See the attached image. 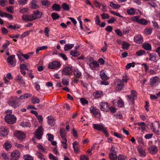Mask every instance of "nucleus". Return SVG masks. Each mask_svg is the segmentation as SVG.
Returning a JSON list of instances; mask_svg holds the SVG:
<instances>
[{
	"instance_id": "b1692460",
	"label": "nucleus",
	"mask_w": 160,
	"mask_h": 160,
	"mask_svg": "<svg viewBox=\"0 0 160 160\" xmlns=\"http://www.w3.org/2000/svg\"><path fill=\"white\" fill-rule=\"evenodd\" d=\"M89 66L92 70H94L96 69V68L99 67V65L97 61H93L89 63Z\"/></svg>"
},
{
	"instance_id": "09e8293b",
	"label": "nucleus",
	"mask_w": 160,
	"mask_h": 160,
	"mask_svg": "<svg viewBox=\"0 0 160 160\" xmlns=\"http://www.w3.org/2000/svg\"><path fill=\"white\" fill-rule=\"evenodd\" d=\"M21 126L23 127H28L30 126L31 124L28 122H23L21 123Z\"/></svg>"
},
{
	"instance_id": "6e6552de",
	"label": "nucleus",
	"mask_w": 160,
	"mask_h": 160,
	"mask_svg": "<svg viewBox=\"0 0 160 160\" xmlns=\"http://www.w3.org/2000/svg\"><path fill=\"white\" fill-rule=\"evenodd\" d=\"M42 14L38 10L33 12V13L31 15V20L32 21L41 18Z\"/></svg>"
},
{
	"instance_id": "bf43d9fd",
	"label": "nucleus",
	"mask_w": 160,
	"mask_h": 160,
	"mask_svg": "<svg viewBox=\"0 0 160 160\" xmlns=\"http://www.w3.org/2000/svg\"><path fill=\"white\" fill-rule=\"evenodd\" d=\"M135 67V62H132L131 63L128 64L126 66V68L127 69H129L131 67Z\"/></svg>"
},
{
	"instance_id": "4be33fe9",
	"label": "nucleus",
	"mask_w": 160,
	"mask_h": 160,
	"mask_svg": "<svg viewBox=\"0 0 160 160\" xmlns=\"http://www.w3.org/2000/svg\"><path fill=\"white\" fill-rule=\"evenodd\" d=\"M93 95L95 99H98L103 96V94L102 91L98 90L93 92Z\"/></svg>"
},
{
	"instance_id": "3c124183",
	"label": "nucleus",
	"mask_w": 160,
	"mask_h": 160,
	"mask_svg": "<svg viewBox=\"0 0 160 160\" xmlns=\"http://www.w3.org/2000/svg\"><path fill=\"white\" fill-rule=\"evenodd\" d=\"M146 53V52L143 50H140L136 52V54L138 56L145 55Z\"/></svg>"
},
{
	"instance_id": "a211bd4d",
	"label": "nucleus",
	"mask_w": 160,
	"mask_h": 160,
	"mask_svg": "<svg viewBox=\"0 0 160 160\" xmlns=\"http://www.w3.org/2000/svg\"><path fill=\"white\" fill-rule=\"evenodd\" d=\"M137 94L135 91L132 90L131 94L130 95H127L126 97L128 98L129 100L134 101V100L137 98Z\"/></svg>"
},
{
	"instance_id": "864d4df0",
	"label": "nucleus",
	"mask_w": 160,
	"mask_h": 160,
	"mask_svg": "<svg viewBox=\"0 0 160 160\" xmlns=\"http://www.w3.org/2000/svg\"><path fill=\"white\" fill-rule=\"evenodd\" d=\"M129 46V44L127 42H122V47L123 49H127Z\"/></svg>"
},
{
	"instance_id": "cd10ccee",
	"label": "nucleus",
	"mask_w": 160,
	"mask_h": 160,
	"mask_svg": "<svg viewBox=\"0 0 160 160\" xmlns=\"http://www.w3.org/2000/svg\"><path fill=\"white\" fill-rule=\"evenodd\" d=\"M143 48L146 50L150 51L152 49L151 45L148 43L145 42L142 45Z\"/></svg>"
},
{
	"instance_id": "ddd939ff",
	"label": "nucleus",
	"mask_w": 160,
	"mask_h": 160,
	"mask_svg": "<svg viewBox=\"0 0 160 160\" xmlns=\"http://www.w3.org/2000/svg\"><path fill=\"white\" fill-rule=\"evenodd\" d=\"M113 103L114 106L120 108L122 107L124 105L122 101L119 98L114 99L113 101Z\"/></svg>"
},
{
	"instance_id": "a19ab883",
	"label": "nucleus",
	"mask_w": 160,
	"mask_h": 160,
	"mask_svg": "<svg viewBox=\"0 0 160 160\" xmlns=\"http://www.w3.org/2000/svg\"><path fill=\"white\" fill-rule=\"evenodd\" d=\"M60 133L62 139L66 138V132L64 129H61Z\"/></svg>"
},
{
	"instance_id": "a18cd8bd",
	"label": "nucleus",
	"mask_w": 160,
	"mask_h": 160,
	"mask_svg": "<svg viewBox=\"0 0 160 160\" xmlns=\"http://www.w3.org/2000/svg\"><path fill=\"white\" fill-rule=\"evenodd\" d=\"M0 156L2 158L4 159L5 160H9V158L6 153H2L0 154Z\"/></svg>"
},
{
	"instance_id": "774afa93",
	"label": "nucleus",
	"mask_w": 160,
	"mask_h": 160,
	"mask_svg": "<svg viewBox=\"0 0 160 160\" xmlns=\"http://www.w3.org/2000/svg\"><path fill=\"white\" fill-rule=\"evenodd\" d=\"M139 16H134L132 18L131 20L133 21L137 22L138 23V21L139 20Z\"/></svg>"
},
{
	"instance_id": "052dcab7",
	"label": "nucleus",
	"mask_w": 160,
	"mask_h": 160,
	"mask_svg": "<svg viewBox=\"0 0 160 160\" xmlns=\"http://www.w3.org/2000/svg\"><path fill=\"white\" fill-rule=\"evenodd\" d=\"M118 160H126L127 159L126 156L123 155H119L118 156Z\"/></svg>"
},
{
	"instance_id": "aec40b11",
	"label": "nucleus",
	"mask_w": 160,
	"mask_h": 160,
	"mask_svg": "<svg viewBox=\"0 0 160 160\" xmlns=\"http://www.w3.org/2000/svg\"><path fill=\"white\" fill-rule=\"evenodd\" d=\"M137 149L140 156L145 157L146 156L145 150L141 146L137 147Z\"/></svg>"
},
{
	"instance_id": "8fccbe9b",
	"label": "nucleus",
	"mask_w": 160,
	"mask_h": 160,
	"mask_svg": "<svg viewBox=\"0 0 160 160\" xmlns=\"http://www.w3.org/2000/svg\"><path fill=\"white\" fill-rule=\"evenodd\" d=\"M152 29L150 28H147L144 30V33L146 35H149L152 32Z\"/></svg>"
},
{
	"instance_id": "e433bc0d",
	"label": "nucleus",
	"mask_w": 160,
	"mask_h": 160,
	"mask_svg": "<svg viewBox=\"0 0 160 160\" xmlns=\"http://www.w3.org/2000/svg\"><path fill=\"white\" fill-rule=\"evenodd\" d=\"M31 100L33 104L38 103L40 102V100L37 97L33 96L31 98Z\"/></svg>"
},
{
	"instance_id": "13d9d810",
	"label": "nucleus",
	"mask_w": 160,
	"mask_h": 160,
	"mask_svg": "<svg viewBox=\"0 0 160 160\" xmlns=\"http://www.w3.org/2000/svg\"><path fill=\"white\" fill-rule=\"evenodd\" d=\"M52 17L53 20H56L58 18L59 16L58 14L56 12H53L52 14Z\"/></svg>"
},
{
	"instance_id": "473e14b6",
	"label": "nucleus",
	"mask_w": 160,
	"mask_h": 160,
	"mask_svg": "<svg viewBox=\"0 0 160 160\" xmlns=\"http://www.w3.org/2000/svg\"><path fill=\"white\" fill-rule=\"evenodd\" d=\"M127 13L130 15H133L135 13V9L134 8H131L127 10Z\"/></svg>"
},
{
	"instance_id": "bb28decb",
	"label": "nucleus",
	"mask_w": 160,
	"mask_h": 160,
	"mask_svg": "<svg viewBox=\"0 0 160 160\" xmlns=\"http://www.w3.org/2000/svg\"><path fill=\"white\" fill-rule=\"evenodd\" d=\"M31 96V94L27 93L22 95L20 96L18 98V99L21 100L26 99L30 97Z\"/></svg>"
},
{
	"instance_id": "f704fd0d",
	"label": "nucleus",
	"mask_w": 160,
	"mask_h": 160,
	"mask_svg": "<svg viewBox=\"0 0 160 160\" xmlns=\"http://www.w3.org/2000/svg\"><path fill=\"white\" fill-rule=\"evenodd\" d=\"M3 147L7 151H8L12 147V145L9 142H6L3 145Z\"/></svg>"
},
{
	"instance_id": "5701e85b",
	"label": "nucleus",
	"mask_w": 160,
	"mask_h": 160,
	"mask_svg": "<svg viewBox=\"0 0 160 160\" xmlns=\"http://www.w3.org/2000/svg\"><path fill=\"white\" fill-rule=\"evenodd\" d=\"M134 41L136 43L140 44L143 42V38L141 35H138L134 36Z\"/></svg>"
},
{
	"instance_id": "412c9836",
	"label": "nucleus",
	"mask_w": 160,
	"mask_h": 160,
	"mask_svg": "<svg viewBox=\"0 0 160 160\" xmlns=\"http://www.w3.org/2000/svg\"><path fill=\"white\" fill-rule=\"evenodd\" d=\"M15 57V55H12L8 57L7 58V62L10 65L11 67H14L15 66V63H14L13 61V59Z\"/></svg>"
},
{
	"instance_id": "e2e57ef3",
	"label": "nucleus",
	"mask_w": 160,
	"mask_h": 160,
	"mask_svg": "<svg viewBox=\"0 0 160 160\" xmlns=\"http://www.w3.org/2000/svg\"><path fill=\"white\" fill-rule=\"evenodd\" d=\"M93 3L96 7L97 8H100L102 4V3H100L99 2L97 1L96 0H94L93 1Z\"/></svg>"
},
{
	"instance_id": "7c9ffc66",
	"label": "nucleus",
	"mask_w": 160,
	"mask_h": 160,
	"mask_svg": "<svg viewBox=\"0 0 160 160\" xmlns=\"http://www.w3.org/2000/svg\"><path fill=\"white\" fill-rule=\"evenodd\" d=\"M74 44H72L68 43L65 44L64 47V50L66 51L71 49L74 47Z\"/></svg>"
},
{
	"instance_id": "423d86ee",
	"label": "nucleus",
	"mask_w": 160,
	"mask_h": 160,
	"mask_svg": "<svg viewBox=\"0 0 160 160\" xmlns=\"http://www.w3.org/2000/svg\"><path fill=\"white\" fill-rule=\"evenodd\" d=\"M124 86V84L121 80L118 79L114 83V87L116 90L119 91L122 90Z\"/></svg>"
},
{
	"instance_id": "393cba45",
	"label": "nucleus",
	"mask_w": 160,
	"mask_h": 160,
	"mask_svg": "<svg viewBox=\"0 0 160 160\" xmlns=\"http://www.w3.org/2000/svg\"><path fill=\"white\" fill-rule=\"evenodd\" d=\"M48 124L51 126H53L55 124L54 118L52 116H49L47 117Z\"/></svg>"
},
{
	"instance_id": "de8ad7c7",
	"label": "nucleus",
	"mask_w": 160,
	"mask_h": 160,
	"mask_svg": "<svg viewBox=\"0 0 160 160\" xmlns=\"http://www.w3.org/2000/svg\"><path fill=\"white\" fill-rule=\"evenodd\" d=\"M62 7L63 10L65 11H68L70 10V7L66 3H64L62 4Z\"/></svg>"
},
{
	"instance_id": "4c0bfd02",
	"label": "nucleus",
	"mask_w": 160,
	"mask_h": 160,
	"mask_svg": "<svg viewBox=\"0 0 160 160\" xmlns=\"http://www.w3.org/2000/svg\"><path fill=\"white\" fill-rule=\"evenodd\" d=\"M67 140L66 138H64V139H62V140H61V142L62 143V146L64 149H67Z\"/></svg>"
},
{
	"instance_id": "69168bd1",
	"label": "nucleus",
	"mask_w": 160,
	"mask_h": 160,
	"mask_svg": "<svg viewBox=\"0 0 160 160\" xmlns=\"http://www.w3.org/2000/svg\"><path fill=\"white\" fill-rule=\"evenodd\" d=\"M102 19H109V16L107 13H103L101 15Z\"/></svg>"
},
{
	"instance_id": "f3484780",
	"label": "nucleus",
	"mask_w": 160,
	"mask_h": 160,
	"mask_svg": "<svg viewBox=\"0 0 160 160\" xmlns=\"http://www.w3.org/2000/svg\"><path fill=\"white\" fill-rule=\"evenodd\" d=\"M148 152L151 154H156L158 151L157 147L154 145L150 146L148 149Z\"/></svg>"
},
{
	"instance_id": "ea45409f",
	"label": "nucleus",
	"mask_w": 160,
	"mask_h": 160,
	"mask_svg": "<svg viewBox=\"0 0 160 160\" xmlns=\"http://www.w3.org/2000/svg\"><path fill=\"white\" fill-rule=\"evenodd\" d=\"M110 6L113 9H119L120 7V5L118 4H116L112 2L110 3Z\"/></svg>"
},
{
	"instance_id": "f03ea898",
	"label": "nucleus",
	"mask_w": 160,
	"mask_h": 160,
	"mask_svg": "<svg viewBox=\"0 0 160 160\" xmlns=\"http://www.w3.org/2000/svg\"><path fill=\"white\" fill-rule=\"evenodd\" d=\"M151 129L156 134L160 135V125L157 122L152 123Z\"/></svg>"
},
{
	"instance_id": "2f4dec72",
	"label": "nucleus",
	"mask_w": 160,
	"mask_h": 160,
	"mask_svg": "<svg viewBox=\"0 0 160 160\" xmlns=\"http://www.w3.org/2000/svg\"><path fill=\"white\" fill-rule=\"evenodd\" d=\"M135 125H137L139 126L140 128H141L142 131H144L145 129V123L143 122H139L134 124Z\"/></svg>"
},
{
	"instance_id": "c03bdc74",
	"label": "nucleus",
	"mask_w": 160,
	"mask_h": 160,
	"mask_svg": "<svg viewBox=\"0 0 160 160\" xmlns=\"http://www.w3.org/2000/svg\"><path fill=\"white\" fill-rule=\"evenodd\" d=\"M16 81L18 82L21 85L24 84V82L21 76H18L16 79Z\"/></svg>"
},
{
	"instance_id": "0e129e2a",
	"label": "nucleus",
	"mask_w": 160,
	"mask_h": 160,
	"mask_svg": "<svg viewBox=\"0 0 160 160\" xmlns=\"http://www.w3.org/2000/svg\"><path fill=\"white\" fill-rule=\"evenodd\" d=\"M50 31V29L48 27H47L45 28V35L47 37H48L49 36V33Z\"/></svg>"
},
{
	"instance_id": "4d7b16f0",
	"label": "nucleus",
	"mask_w": 160,
	"mask_h": 160,
	"mask_svg": "<svg viewBox=\"0 0 160 160\" xmlns=\"http://www.w3.org/2000/svg\"><path fill=\"white\" fill-rule=\"evenodd\" d=\"M81 103L83 105L88 104V101L86 99L84 98H82L80 99Z\"/></svg>"
},
{
	"instance_id": "49530a36",
	"label": "nucleus",
	"mask_w": 160,
	"mask_h": 160,
	"mask_svg": "<svg viewBox=\"0 0 160 160\" xmlns=\"http://www.w3.org/2000/svg\"><path fill=\"white\" fill-rule=\"evenodd\" d=\"M22 18L23 20L26 21H31V15H23Z\"/></svg>"
},
{
	"instance_id": "f257e3e1",
	"label": "nucleus",
	"mask_w": 160,
	"mask_h": 160,
	"mask_svg": "<svg viewBox=\"0 0 160 160\" xmlns=\"http://www.w3.org/2000/svg\"><path fill=\"white\" fill-rule=\"evenodd\" d=\"M18 99V98L16 96H13L10 97L7 101L9 106L14 109L19 107L21 104L19 101L17 100Z\"/></svg>"
},
{
	"instance_id": "1a4fd4ad",
	"label": "nucleus",
	"mask_w": 160,
	"mask_h": 160,
	"mask_svg": "<svg viewBox=\"0 0 160 160\" xmlns=\"http://www.w3.org/2000/svg\"><path fill=\"white\" fill-rule=\"evenodd\" d=\"M11 160H17L20 156V153L18 150L13 151L11 153Z\"/></svg>"
},
{
	"instance_id": "dca6fc26",
	"label": "nucleus",
	"mask_w": 160,
	"mask_h": 160,
	"mask_svg": "<svg viewBox=\"0 0 160 160\" xmlns=\"http://www.w3.org/2000/svg\"><path fill=\"white\" fill-rule=\"evenodd\" d=\"M150 82L151 85H155L160 82V78L158 76L152 77L150 79Z\"/></svg>"
},
{
	"instance_id": "338daca9",
	"label": "nucleus",
	"mask_w": 160,
	"mask_h": 160,
	"mask_svg": "<svg viewBox=\"0 0 160 160\" xmlns=\"http://www.w3.org/2000/svg\"><path fill=\"white\" fill-rule=\"evenodd\" d=\"M80 160H89V158L86 155L83 154L80 157Z\"/></svg>"
},
{
	"instance_id": "603ef678",
	"label": "nucleus",
	"mask_w": 160,
	"mask_h": 160,
	"mask_svg": "<svg viewBox=\"0 0 160 160\" xmlns=\"http://www.w3.org/2000/svg\"><path fill=\"white\" fill-rule=\"evenodd\" d=\"M23 159L25 160H33V158L32 156L29 154H27L23 156Z\"/></svg>"
},
{
	"instance_id": "c9c22d12",
	"label": "nucleus",
	"mask_w": 160,
	"mask_h": 160,
	"mask_svg": "<svg viewBox=\"0 0 160 160\" xmlns=\"http://www.w3.org/2000/svg\"><path fill=\"white\" fill-rule=\"evenodd\" d=\"M52 8L56 11H59L60 10V5L57 3L53 4L52 6Z\"/></svg>"
},
{
	"instance_id": "c85d7f7f",
	"label": "nucleus",
	"mask_w": 160,
	"mask_h": 160,
	"mask_svg": "<svg viewBox=\"0 0 160 160\" xmlns=\"http://www.w3.org/2000/svg\"><path fill=\"white\" fill-rule=\"evenodd\" d=\"M31 5L32 8L34 9H36L39 8L38 2L35 0H33L31 2Z\"/></svg>"
},
{
	"instance_id": "c756f323",
	"label": "nucleus",
	"mask_w": 160,
	"mask_h": 160,
	"mask_svg": "<svg viewBox=\"0 0 160 160\" xmlns=\"http://www.w3.org/2000/svg\"><path fill=\"white\" fill-rule=\"evenodd\" d=\"M73 148L74 151L76 153L79 152V148L78 147V143L77 142H74L72 143Z\"/></svg>"
},
{
	"instance_id": "5fc2aeb1",
	"label": "nucleus",
	"mask_w": 160,
	"mask_h": 160,
	"mask_svg": "<svg viewBox=\"0 0 160 160\" xmlns=\"http://www.w3.org/2000/svg\"><path fill=\"white\" fill-rule=\"evenodd\" d=\"M48 47L46 46H44L38 47L36 50V53H38L40 51L42 50L47 48Z\"/></svg>"
},
{
	"instance_id": "4468645a",
	"label": "nucleus",
	"mask_w": 160,
	"mask_h": 160,
	"mask_svg": "<svg viewBox=\"0 0 160 160\" xmlns=\"http://www.w3.org/2000/svg\"><path fill=\"white\" fill-rule=\"evenodd\" d=\"M109 158L111 160H117V156L116 152L114 148H112L109 154Z\"/></svg>"
},
{
	"instance_id": "37998d69",
	"label": "nucleus",
	"mask_w": 160,
	"mask_h": 160,
	"mask_svg": "<svg viewBox=\"0 0 160 160\" xmlns=\"http://www.w3.org/2000/svg\"><path fill=\"white\" fill-rule=\"evenodd\" d=\"M70 54L71 55L74 57H78L80 55L79 52L77 51L76 50L71 51Z\"/></svg>"
},
{
	"instance_id": "7ed1b4c3",
	"label": "nucleus",
	"mask_w": 160,
	"mask_h": 160,
	"mask_svg": "<svg viewBox=\"0 0 160 160\" xmlns=\"http://www.w3.org/2000/svg\"><path fill=\"white\" fill-rule=\"evenodd\" d=\"M4 119L7 122L10 124L14 123L17 120L16 117L14 115L11 114H7Z\"/></svg>"
},
{
	"instance_id": "6e6d98bb",
	"label": "nucleus",
	"mask_w": 160,
	"mask_h": 160,
	"mask_svg": "<svg viewBox=\"0 0 160 160\" xmlns=\"http://www.w3.org/2000/svg\"><path fill=\"white\" fill-rule=\"evenodd\" d=\"M148 23V21L144 19H141L138 21V23L143 25H146Z\"/></svg>"
},
{
	"instance_id": "79ce46f5",
	"label": "nucleus",
	"mask_w": 160,
	"mask_h": 160,
	"mask_svg": "<svg viewBox=\"0 0 160 160\" xmlns=\"http://www.w3.org/2000/svg\"><path fill=\"white\" fill-rule=\"evenodd\" d=\"M74 74L76 78H79L81 75V73L78 69H75L74 71Z\"/></svg>"
},
{
	"instance_id": "0eeeda50",
	"label": "nucleus",
	"mask_w": 160,
	"mask_h": 160,
	"mask_svg": "<svg viewBox=\"0 0 160 160\" xmlns=\"http://www.w3.org/2000/svg\"><path fill=\"white\" fill-rule=\"evenodd\" d=\"M99 107L102 111L107 112L109 110V106L108 103L105 102H101L99 103Z\"/></svg>"
},
{
	"instance_id": "a878e982",
	"label": "nucleus",
	"mask_w": 160,
	"mask_h": 160,
	"mask_svg": "<svg viewBox=\"0 0 160 160\" xmlns=\"http://www.w3.org/2000/svg\"><path fill=\"white\" fill-rule=\"evenodd\" d=\"M100 76L103 80H107L109 78V77L106 74L104 70H102L100 71Z\"/></svg>"
},
{
	"instance_id": "2eb2a0df",
	"label": "nucleus",
	"mask_w": 160,
	"mask_h": 160,
	"mask_svg": "<svg viewBox=\"0 0 160 160\" xmlns=\"http://www.w3.org/2000/svg\"><path fill=\"white\" fill-rule=\"evenodd\" d=\"M92 127L94 129L102 132L105 128L104 125L101 123L100 124H93Z\"/></svg>"
},
{
	"instance_id": "6ab92c4d",
	"label": "nucleus",
	"mask_w": 160,
	"mask_h": 160,
	"mask_svg": "<svg viewBox=\"0 0 160 160\" xmlns=\"http://www.w3.org/2000/svg\"><path fill=\"white\" fill-rule=\"evenodd\" d=\"M8 134L7 128L3 126L0 128V136L5 137Z\"/></svg>"
},
{
	"instance_id": "f8f14e48",
	"label": "nucleus",
	"mask_w": 160,
	"mask_h": 160,
	"mask_svg": "<svg viewBox=\"0 0 160 160\" xmlns=\"http://www.w3.org/2000/svg\"><path fill=\"white\" fill-rule=\"evenodd\" d=\"M62 74L70 76L72 74V70L70 67H66L64 68L62 71Z\"/></svg>"
},
{
	"instance_id": "9b49d317",
	"label": "nucleus",
	"mask_w": 160,
	"mask_h": 160,
	"mask_svg": "<svg viewBox=\"0 0 160 160\" xmlns=\"http://www.w3.org/2000/svg\"><path fill=\"white\" fill-rule=\"evenodd\" d=\"M43 128L42 126L39 127L35 133L36 138L39 139H41L43 134Z\"/></svg>"
},
{
	"instance_id": "58836bf2",
	"label": "nucleus",
	"mask_w": 160,
	"mask_h": 160,
	"mask_svg": "<svg viewBox=\"0 0 160 160\" xmlns=\"http://www.w3.org/2000/svg\"><path fill=\"white\" fill-rule=\"evenodd\" d=\"M41 3L43 6L49 7L51 5L50 2L47 0H42Z\"/></svg>"
},
{
	"instance_id": "20e7f679",
	"label": "nucleus",
	"mask_w": 160,
	"mask_h": 160,
	"mask_svg": "<svg viewBox=\"0 0 160 160\" xmlns=\"http://www.w3.org/2000/svg\"><path fill=\"white\" fill-rule=\"evenodd\" d=\"M14 135L21 141H23L26 137L25 134L20 131L15 132L14 133Z\"/></svg>"
},
{
	"instance_id": "39448f33",
	"label": "nucleus",
	"mask_w": 160,
	"mask_h": 160,
	"mask_svg": "<svg viewBox=\"0 0 160 160\" xmlns=\"http://www.w3.org/2000/svg\"><path fill=\"white\" fill-rule=\"evenodd\" d=\"M61 65V64L59 62L53 61L49 63L48 67L51 69H54L60 68Z\"/></svg>"
},
{
	"instance_id": "9d476101",
	"label": "nucleus",
	"mask_w": 160,
	"mask_h": 160,
	"mask_svg": "<svg viewBox=\"0 0 160 160\" xmlns=\"http://www.w3.org/2000/svg\"><path fill=\"white\" fill-rule=\"evenodd\" d=\"M90 112L94 115L95 117L97 118H100L101 114L98 109L93 107H91L90 108Z\"/></svg>"
},
{
	"instance_id": "72a5a7b5",
	"label": "nucleus",
	"mask_w": 160,
	"mask_h": 160,
	"mask_svg": "<svg viewBox=\"0 0 160 160\" xmlns=\"http://www.w3.org/2000/svg\"><path fill=\"white\" fill-rule=\"evenodd\" d=\"M157 54L155 53H150L149 55V59L152 61H155L156 60Z\"/></svg>"
},
{
	"instance_id": "680f3d73",
	"label": "nucleus",
	"mask_w": 160,
	"mask_h": 160,
	"mask_svg": "<svg viewBox=\"0 0 160 160\" xmlns=\"http://www.w3.org/2000/svg\"><path fill=\"white\" fill-rule=\"evenodd\" d=\"M62 82L63 85L66 86L68 85L69 84L68 79L65 78H63L62 79Z\"/></svg>"
}]
</instances>
